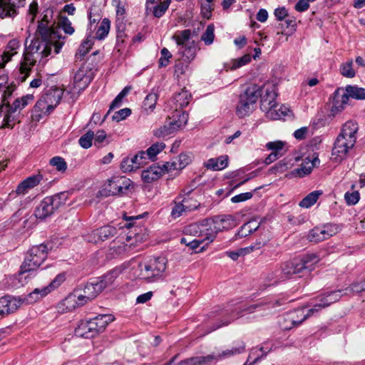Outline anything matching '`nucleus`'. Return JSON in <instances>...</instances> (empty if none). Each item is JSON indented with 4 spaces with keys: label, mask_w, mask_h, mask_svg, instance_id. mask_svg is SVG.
Segmentation results:
<instances>
[{
    "label": "nucleus",
    "mask_w": 365,
    "mask_h": 365,
    "mask_svg": "<svg viewBox=\"0 0 365 365\" xmlns=\"http://www.w3.org/2000/svg\"><path fill=\"white\" fill-rule=\"evenodd\" d=\"M36 35L41 37L34 38L30 45L26 48L24 58L20 63L18 71L16 73V79L19 82H24L31 71L32 68L38 60L44 65L54 48L55 53H58L63 45V42H59L61 35L53 29H49L43 23L38 25Z\"/></svg>",
    "instance_id": "f257e3e1"
},
{
    "label": "nucleus",
    "mask_w": 365,
    "mask_h": 365,
    "mask_svg": "<svg viewBox=\"0 0 365 365\" xmlns=\"http://www.w3.org/2000/svg\"><path fill=\"white\" fill-rule=\"evenodd\" d=\"M319 262V256L314 253L286 262L282 264L280 269L276 270L277 279L275 282L291 278L293 275H297L299 277L307 276L315 269V266Z\"/></svg>",
    "instance_id": "f03ea898"
},
{
    "label": "nucleus",
    "mask_w": 365,
    "mask_h": 365,
    "mask_svg": "<svg viewBox=\"0 0 365 365\" xmlns=\"http://www.w3.org/2000/svg\"><path fill=\"white\" fill-rule=\"evenodd\" d=\"M358 130L359 126L355 121L349 120L344 124L331 150L334 161L341 162L347 158L349 152L355 145Z\"/></svg>",
    "instance_id": "7ed1b4c3"
},
{
    "label": "nucleus",
    "mask_w": 365,
    "mask_h": 365,
    "mask_svg": "<svg viewBox=\"0 0 365 365\" xmlns=\"http://www.w3.org/2000/svg\"><path fill=\"white\" fill-rule=\"evenodd\" d=\"M142 218V215L126 217L124 219L126 222L121 225L118 230L116 227L111 225L103 226L91 232L88 235V240L91 242L98 243L100 241H105L110 237H112L118 234V230L125 229H133L126 235V241L129 242L131 239L135 238L137 242L141 239L138 231L141 230L140 226L135 225L136 220Z\"/></svg>",
    "instance_id": "20e7f679"
},
{
    "label": "nucleus",
    "mask_w": 365,
    "mask_h": 365,
    "mask_svg": "<svg viewBox=\"0 0 365 365\" xmlns=\"http://www.w3.org/2000/svg\"><path fill=\"white\" fill-rule=\"evenodd\" d=\"M34 100V95L26 94L21 98H16L11 104L1 103L0 120L1 119V124L0 128L12 129L16 123L20 122V111L32 103Z\"/></svg>",
    "instance_id": "39448f33"
},
{
    "label": "nucleus",
    "mask_w": 365,
    "mask_h": 365,
    "mask_svg": "<svg viewBox=\"0 0 365 365\" xmlns=\"http://www.w3.org/2000/svg\"><path fill=\"white\" fill-rule=\"evenodd\" d=\"M230 220H233L232 215H224L215 217L213 220L204 219L200 222V227L202 232L199 233L197 238L202 240L205 243L200 250L202 252L205 246L213 242L215 239L217 234L226 229L229 225H226Z\"/></svg>",
    "instance_id": "423d86ee"
},
{
    "label": "nucleus",
    "mask_w": 365,
    "mask_h": 365,
    "mask_svg": "<svg viewBox=\"0 0 365 365\" xmlns=\"http://www.w3.org/2000/svg\"><path fill=\"white\" fill-rule=\"evenodd\" d=\"M245 351V343L242 341H237L232 348L222 351L218 354H211L206 356H198L188 359L181 361L178 365H210L212 362L230 358L233 356L240 354ZM174 356L166 365H170L175 360Z\"/></svg>",
    "instance_id": "0eeeda50"
},
{
    "label": "nucleus",
    "mask_w": 365,
    "mask_h": 365,
    "mask_svg": "<svg viewBox=\"0 0 365 365\" xmlns=\"http://www.w3.org/2000/svg\"><path fill=\"white\" fill-rule=\"evenodd\" d=\"M114 317L111 314H99L87 321H82L75 329L78 336L90 339L103 332Z\"/></svg>",
    "instance_id": "6e6552de"
},
{
    "label": "nucleus",
    "mask_w": 365,
    "mask_h": 365,
    "mask_svg": "<svg viewBox=\"0 0 365 365\" xmlns=\"http://www.w3.org/2000/svg\"><path fill=\"white\" fill-rule=\"evenodd\" d=\"M167 259L164 257L151 258L140 263V277L147 282H155L165 277Z\"/></svg>",
    "instance_id": "1a4fd4ad"
},
{
    "label": "nucleus",
    "mask_w": 365,
    "mask_h": 365,
    "mask_svg": "<svg viewBox=\"0 0 365 365\" xmlns=\"http://www.w3.org/2000/svg\"><path fill=\"white\" fill-rule=\"evenodd\" d=\"M68 192H61L51 196L44 197L36 207L35 217L43 220L52 215L58 208L66 204L68 199Z\"/></svg>",
    "instance_id": "9d476101"
},
{
    "label": "nucleus",
    "mask_w": 365,
    "mask_h": 365,
    "mask_svg": "<svg viewBox=\"0 0 365 365\" xmlns=\"http://www.w3.org/2000/svg\"><path fill=\"white\" fill-rule=\"evenodd\" d=\"M260 96V86L251 84L239 96L236 113L240 118L249 115Z\"/></svg>",
    "instance_id": "9b49d317"
},
{
    "label": "nucleus",
    "mask_w": 365,
    "mask_h": 365,
    "mask_svg": "<svg viewBox=\"0 0 365 365\" xmlns=\"http://www.w3.org/2000/svg\"><path fill=\"white\" fill-rule=\"evenodd\" d=\"M47 255L48 247L45 244L32 247L26 255L19 275L36 270L47 258Z\"/></svg>",
    "instance_id": "f8f14e48"
},
{
    "label": "nucleus",
    "mask_w": 365,
    "mask_h": 365,
    "mask_svg": "<svg viewBox=\"0 0 365 365\" xmlns=\"http://www.w3.org/2000/svg\"><path fill=\"white\" fill-rule=\"evenodd\" d=\"M260 108L266 113L267 116L271 119L276 120L280 118L282 115H286L284 111L282 114L277 112V93L273 87L265 88L260 86Z\"/></svg>",
    "instance_id": "ddd939ff"
},
{
    "label": "nucleus",
    "mask_w": 365,
    "mask_h": 365,
    "mask_svg": "<svg viewBox=\"0 0 365 365\" xmlns=\"http://www.w3.org/2000/svg\"><path fill=\"white\" fill-rule=\"evenodd\" d=\"M343 295H345L344 289L325 292L322 295H319L317 298V302L314 304L312 308L307 310V314L304 317V319L306 317H310L322 308H325L332 303L339 301Z\"/></svg>",
    "instance_id": "4468645a"
},
{
    "label": "nucleus",
    "mask_w": 365,
    "mask_h": 365,
    "mask_svg": "<svg viewBox=\"0 0 365 365\" xmlns=\"http://www.w3.org/2000/svg\"><path fill=\"white\" fill-rule=\"evenodd\" d=\"M176 168L175 162H166L163 165L153 164L146 170H143L142 180L147 183H150L158 180L163 175Z\"/></svg>",
    "instance_id": "2eb2a0df"
},
{
    "label": "nucleus",
    "mask_w": 365,
    "mask_h": 365,
    "mask_svg": "<svg viewBox=\"0 0 365 365\" xmlns=\"http://www.w3.org/2000/svg\"><path fill=\"white\" fill-rule=\"evenodd\" d=\"M66 279L65 274L63 273L58 274L48 285L42 287L41 288L34 289L31 293L26 297V300L29 303H34L45 296H46L51 291L58 288Z\"/></svg>",
    "instance_id": "dca6fc26"
},
{
    "label": "nucleus",
    "mask_w": 365,
    "mask_h": 365,
    "mask_svg": "<svg viewBox=\"0 0 365 365\" xmlns=\"http://www.w3.org/2000/svg\"><path fill=\"white\" fill-rule=\"evenodd\" d=\"M132 181L125 176H114L108 180L106 190L109 195H116L125 193L130 187Z\"/></svg>",
    "instance_id": "f3484780"
},
{
    "label": "nucleus",
    "mask_w": 365,
    "mask_h": 365,
    "mask_svg": "<svg viewBox=\"0 0 365 365\" xmlns=\"http://www.w3.org/2000/svg\"><path fill=\"white\" fill-rule=\"evenodd\" d=\"M173 203L174 206L170 213V216L173 219L178 218L185 213L195 210L200 207L198 200H195L193 203H190L189 199L186 197L180 200H178L176 197Z\"/></svg>",
    "instance_id": "a211bd4d"
},
{
    "label": "nucleus",
    "mask_w": 365,
    "mask_h": 365,
    "mask_svg": "<svg viewBox=\"0 0 365 365\" xmlns=\"http://www.w3.org/2000/svg\"><path fill=\"white\" fill-rule=\"evenodd\" d=\"M101 286L98 284L96 280L88 282L83 289V294H80L77 297V306H83L87 301L95 299L103 292Z\"/></svg>",
    "instance_id": "6ab92c4d"
},
{
    "label": "nucleus",
    "mask_w": 365,
    "mask_h": 365,
    "mask_svg": "<svg viewBox=\"0 0 365 365\" xmlns=\"http://www.w3.org/2000/svg\"><path fill=\"white\" fill-rule=\"evenodd\" d=\"M25 0H0V18H14L18 9L24 6Z\"/></svg>",
    "instance_id": "aec40b11"
},
{
    "label": "nucleus",
    "mask_w": 365,
    "mask_h": 365,
    "mask_svg": "<svg viewBox=\"0 0 365 365\" xmlns=\"http://www.w3.org/2000/svg\"><path fill=\"white\" fill-rule=\"evenodd\" d=\"M91 71L88 67L82 66L76 72L73 77V86L78 91L84 90L92 81Z\"/></svg>",
    "instance_id": "412c9836"
},
{
    "label": "nucleus",
    "mask_w": 365,
    "mask_h": 365,
    "mask_svg": "<svg viewBox=\"0 0 365 365\" xmlns=\"http://www.w3.org/2000/svg\"><path fill=\"white\" fill-rule=\"evenodd\" d=\"M22 300L10 295L0 298V315L10 314L16 312L21 305Z\"/></svg>",
    "instance_id": "4be33fe9"
},
{
    "label": "nucleus",
    "mask_w": 365,
    "mask_h": 365,
    "mask_svg": "<svg viewBox=\"0 0 365 365\" xmlns=\"http://www.w3.org/2000/svg\"><path fill=\"white\" fill-rule=\"evenodd\" d=\"M345 90L343 88H338L332 96L331 113L334 115L341 112L344 106L348 103L349 98Z\"/></svg>",
    "instance_id": "5701e85b"
},
{
    "label": "nucleus",
    "mask_w": 365,
    "mask_h": 365,
    "mask_svg": "<svg viewBox=\"0 0 365 365\" xmlns=\"http://www.w3.org/2000/svg\"><path fill=\"white\" fill-rule=\"evenodd\" d=\"M307 314V312L305 313L304 308H301L287 314L284 316V322H290L291 325H284L282 324V329L289 330L293 327H298L308 318L306 317L304 319V317L306 316Z\"/></svg>",
    "instance_id": "b1692460"
},
{
    "label": "nucleus",
    "mask_w": 365,
    "mask_h": 365,
    "mask_svg": "<svg viewBox=\"0 0 365 365\" xmlns=\"http://www.w3.org/2000/svg\"><path fill=\"white\" fill-rule=\"evenodd\" d=\"M272 346L269 347L267 344L260 348L254 347L252 348L248 355L247 359L244 365H253L262 359L266 357L267 354L272 350Z\"/></svg>",
    "instance_id": "393cba45"
},
{
    "label": "nucleus",
    "mask_w": 365,
    "mask_h": 365,
    "mask_svg": "<svg viewBox=\"0 0 365 365\" xmlns=\"http://www.w3.org/2000/svg\"><path fill=\"white\" fill-rule=\"evenodd\" d=\"M43 180V175L41 174L34 175L28 177L17 186L16 192L17 194H25L28 190L34 188L38 185Z\"/></svg>",
    "instance_id": "a878e982"
},
{
    "label": "nucleus",
    "mask_w": 365,
    "mask_h": 365,
    "mask_svg": "<svg viewBox=\"0 0 365 365\" xmlns=\"http://www.w3.org/2000/svg\"><path fill=\"white\" fill-rule=\"evenodd\" d=\"M320 160L318 158V155L314 154L312 159L309 157L307 158L304 162L302 163L300 168L295 170V171L299 177H304L310 174L313 168L318 166Z\"/></svg>",
    "instance_id": "bb28decb"
},
{
    "label": "nucleus",
    "mask_w": 365,
    "mask_h": 365,
    "mask_svg": "<svg viewBox=\"0 0 365 365\" xmlns=\"http://www.w3.org/2000/svg\"><path fill=\"white\" fill-rule=\"evenodd\" d=\"M204 165L207 169L214 171L224 170L228 165V156L225 155L210 158L204 163Z\"/></svg>",
    "instance_id": "cd10ccee"
},
{
    "label": "nucleus",
    "mask_w": 365,
    "mask_h": 365,
    "mask_svg": "<svg viewBox=\"0 0 365 365\" xmlns=\"http://www.w3.org/2000/svg\"><path fill=\"white\" fill-rule=\"evenodd\" d=\"M20 43L16 39H11L9 41L5 51L1 55L2 62H0V68H4L5 64L9 62L11 57L16 53V50L19 48Z\"/></svg>",
    "instance_id": "c85d7f7f"
},
{
    "label": "nucleus",
    "mask_w": 365,
    "mask_h": 365,
    "mask_svg": "<svg viewBox=\"0 0 365 365\" xmlns=\"http://www.w3.org/2000/svg\"><path fill=\"white\" fill-rule=\"evenodd\" d=\"M199 49L197 43L195 41H192L187 42L182 49L178 48V52L185 61L191 62L195 58Z\"/></svg>",
    "instance_id": "c756f323"
},
{
    "label": "nucleus",
    "mask_w": 365,
    "mask_h": 365,
    "mask_svg": "<svg viewBox=\"0 0 365 365\" xmlns=\"http://www.w3.org/2000/svg\"><path fill=\"white\" fill-rule=\"evenodd\" d=\"M177 127L172 121V118H169L163 126L154 130L153 134L159 138H165L177 131Z\"/></svg>",
    "instance_id": "7c9ffc66"
},
{
    "label": "nucleus",
    "mask_w": 365,
    "mask_h": 365,
    "mask_svg": "<svg viewBox=\"0 0 365 365\" xmlns=\"http://www.w3.org/2000/svg\"><path fill=\"white\" fill-rule=\"evenodd\" d=\"M63 92L58 89H51L48 90L46 93L42 95L43 98V101H46L47 103L50 106V109H53L59 104Z\"/></svg>",
    "instance_id": "2f4dec72"
},
{
    "label": "nucleus",
    "mask_w": 365,
    "mask_h": 365,
    "mask_svg": "<svg viewBox=\"0 0 365 365\" xmlns=\"http://www.w3.org/2000/svg\"><path fill=\"white\" fill-rule=\"evenodd\" d=\"M117 239V240L113 241L109 246L108 255L112 258L120 256L128 251V245L121 242L119 237Z\"/></svg>",
    "instance_id": "473e14b6"
},
{
    "label": "nucleus",
    "mask_w": 365,
    "mask_h": 365,
    "mask_svg": "<svg viewBox=\"0 0 365 365\" xmlns=\"http://www.w3.org/2000/svg\"><path fill=\"white\" fill-rule=\"evenodd\" d=\"M52 111L48 103L43 101V98L41 96L34 106L32 113L34 116L41 118L43 115H49Z\"/></svg>",
    "instance_id": "72a5a7b5"
},
{
    "label": "nucleus",
    "mask_w": 365,
    "mask_h": 365,
    "mask_svg": "<svg viewBox=\"0 0 365 365\" xmlns=\"http://www.w3.org/2000/svg\"><path fill=\"white\" fill-rule=\"evenodd\" d=\"M119 273L120 271L118 269H114L108 272L106 274L96 279L98 284L102 285L101 287L103 291L106 287H108L113 284Z\"/></svg>",
    "instance_id": "f704fd0d"
},
{
    "label": "nucleus",
    "mask_w": 365,
    "mask_h": 365,
    "mask_svg": "<svg viewBox=\"0 0 365 365\" xmlns=\"http://www.w3.org/2000/svg\"><path fill=\"white\" fill-rule=\"evenodd\" d=\"M284 304V301L282 299H276L274 302H269L267 304H262V303L254 304L247 306V307L243 308L242 309H241L240 314H241V316H242L244 314V312L249 313V314L252 313L255 311H256L257 309H258L265 305H267L268 308H271V307L273 308V307L282 306Z\"/></svg>",
    "instance_id": "c9c22d12"
},
{
    "label": "nucleus",
    "mask_w": 365,
    "mask_h": 365,
    "mask_svg": "<svg viewBox=\"0 0 365 365\" xmlns=\"http://www.w3.org/2000/svg\"><path fill=\"white\" fill-rule=\"evenodd\" d=\"M192 31L190 29H185L181 31L176 32L172 38L176 42L179 48L182 49L191 38Z\"/></svg>",
    "instance_id": "e433bc0d"
},
{
    "label": "nucleus",
    "mask_w": 365,
    "mask_h": 365,
    "mask_svg": "<svg viewBox=\"0 0 365 365\" xmlns=\"http://www.w3.org/2000/svg\"><path fill=\"white\" fill-rule=\"evenodd\" d=\"M252 58L250 54H245L242 57L232 59L230 63L225 64L226 71H234L250 62Z\"/></svg>",
    "instance_id": "4c0bfd02"
},
{
    "label": "nucleus",
    "mask_w": 365,
    "mask_h": 365,
    "mask_svg": "<svg viewBox=\"0 0 365 365\" xmlns=\"http://www.w3.org/2000/svg\"><path fill=\"white\" fill-rule=\"evenodd\" d=\"M322 194L323 192L322 190H314L304 197L300 201L299 205L301 207L309 208L317 202V200Z\"/></svg>",
    "instance_id": "58836bf2"
},
{
    "label": "nucleus",
    "mask_w": 365,
    "mask_h": 365,
    "mask_svg": "<svg viewBox=\"0 0 365 365\" xmlns=\"http://www.w3.org/2000/svg\"><path fill=\"white\" fill-rule=\"evenodd\" d=\"M192 98L191 94L187 90L182 89V91L176 94L174 97V100L176 103V108L182 109V108L187 106L190 101Z\"/></svg>",
    "instance_id": "ea45409f"
},
{
    "label": "nucleus",
    "mask_w": 365,
    "mask_h": 365,
    "mask_svg": "<svg viewBox=\"0 0 365 365\" xmlns=\"http://www.w3.org/2000/svg\"><path fill=\"white\" fill-rule=\"evenodd\" d=\"M345 91L347 93L348 98H349L357 100H365V88H360L357 86H346Z\"/></svg>",
    "instance_id": "a19ab883"
},
{
    "label": "nucleus",
    "mask_w": 365,
    "mask_h": 365,
    "mask_svg": "<svg viewBox=\"0 0 365 365\" xmlns=\"http://www.w3.org/2000/svg\"><path fill=\"white\" fill-rule=\"evenodd\" d=\"M165 148V144L163 142L156 143L153 144L150 148L147 149L146 151H144V153L146 155V158L148 160L153 161L156 157V155L160 153L163 149Z\"/></svg>",
    "instance_id": "79ce46f5"
},
{
    "label": "nucleus",
    "mask_w": 365,
    "mask_h": 365,
    "mask_svg": "<svg viewBox=\"0 0 365 365\" xmlns=\"http://www.w3.org/2000/svg\"><path fill=\"white\" fill-rule=\"evenodd\" d=\"M324 231L322 227H315L308 234L307 239L309 242L317 243L326 240Z\"/></svg>",
    "instance_id": "37998d69"
},
{
    "label": "nucleus",
    "mask_w": 365,
    "mask_h": 365,
    "mask_svg": "<svg viewBox=\"0 0 365 365\" xmlns=\"http://www.w3.org/2000/svg\"><path fill=\"white\" fill-rule=\"evenodd\" d=\"M113 5L115 7L116 11V26L123 25V21L125 19V5L121 2L120 0H113Z\"/></svg>",
    "instance_id": "c03bdc74"
},
{
    "label": "nucleus",
    "mask_w": 365,
    "mask_h": 365,
    "mask_svg": "<svg viewBox=\"0 0 365 365\" xmlns=\"http://www.w3.org/2000/svg\"><path fill=\"white\" fill-rule=\"evenodd\" d=\"M110 26V20L107 18L103 19L96 32V38L98 40L104 39L108 34Z\"/></svg>",
    "instance_id": "a18cd8bd"
},
{
    "label": "nucleus",
    "mask_w": 365,
    "mask_h": 365,
    "mask_svg": "<svg viewBox=\"0 0 365 365\" xmlns=\"http://www.w3.org/2000/svg\"><path fill=\"white\" fill-rule=\"evenodd\" d=\"M93 46V41L91 39H86L84 40L81 44L80 45L77 53H76V60H83L85 56L89 52L90 49Z\"/></svg>",
    "instance_id": "49530a36"
},
{
    "label": "nucleus",
    "mask_w": 365,
    "mask_h": 365,
    "mask_svg": "<svg viewBox=\"0 0 365 365\" xmlns=\"http://www.w3.org/2000/svg\"><path fill=\"white\" fill-rule=\"evenodd\" d=\"M188 120V114L185 112L178 111L176 108V113L173 115L172 121L175 123L177 129L179 130L186 125Z\"/></svg>",
    "instance_id": "de8ad7c7"
},
{
    "label": "nucleus",
    "mask_w": 365,
    "mask_h": 365,
    "mask_svg": "<svg viewBox=\"0 0 365 365\" xmlns=\"http://www.w3.org/2000/svg\"><path fill=\"white\" fill-rule=\"evenodd\" d=\"M158 101V95L155 93H148L143 103V108L147 111L152 112L155 108Z\"/></svg>",
    "instance_id": "09e8293b"
},
{
    "label": "nucleus",
    "mask_w": 365,
    "mask_h": 365,
    "mask_svg": "<svg viewBox=\"0 0 365 365\" xmlns=\"http://www.w3.org/2000/svg\"><path fill=\"white\" fill-rule=\"evenodd\" d=\"M117 36H116V45L115 48L118 52H120L124 48V43H125V37L126 35L125 34L124 25H117Z\"/></svg>",
    "instance_id": "8fccbe9b"
},
{
    "label": "nucleus",
    "mask_w": 365,
    "mask_h": 365,
    "mask_svg": "<svg viewBox=\"0 0 365 365\" xmlns=\"http://www.w3.org/2000/svg\"><path fill=\"white\" fill-rule=\"evenodd\" d=\"M215 26L213 24H209L205 31L201 36V40L205 43V45H210L213 43L215 38Z\"/></svg>",
    "instance_id": "3c124183"
},
{
    "label": "nucleus",
    "mask_w": 365,
    "mask_h": 365,
    "mask_svg": "<svg viewBox=\"0 0 365 365\" xmlns=\"http://www.w3.org/2000/svg\"><path fill=\"white\" fill-rule=\"evenodd\" d=\"M285 143L281 140H277L273 142H269L266 144V148L271 150L273 153H276L279 156H282L284 155Z\"/></svg>",
    "instance_id": "603ef678"
},
{
    "label": "nucleus",
    "mask_w": 365,
    "mask_h": 365,
    "mask_svg": "<svg viewBox=\"0 0 365 365\" xmlns=\"http://www.w3.org/2000/svg\"><path fill=\"white\" fill-rule=\"evenodd\" d=\"M353 61L350 59L346 63H342L340 66L341 74L346 78H353L355 76V71L353 69Z\"/></svg>",
    "instance_id": "864d4df0"
},
{
    "label": "nucleus",
    "mask_w": 365,
    "mask_h": 365,
    "mask_svg": "<svg viewBox=\"0 0 365 365\" xmlns=\"http://www.w3.org/2000/svg\"><path fill=\"white\" fill-rule=\"evenodd\" d=\"M49 163L53 167H55L58 172L65 173L67 170V163L60 156H55L52 158L50 160Z\"/></svg>",
    "instance_id": "5fc2aeb1"
},
{
    "label": "nucleus",
    "mask_w": 365,
    "mask_h": 365,
    "mask_svg": "<svg viewBox=\"0 0 365 365\" xmlns=\"http://www.w3.org/2000/svg\"><path fill=\"white\" fill-rule=\"evenodd\" d=\"M344 290L345 295L365 292V279L359 282L353 283L349 287L344 289Z\"/></svg>",
    "instance_id": "6e6d98bb"
},
{
    "label": "nucleus",
    "mask_w": 365,
    "mask_h": 365,
    "mask_svg": "<svg viewBox=\"0 0 365 365\" xmlns=\"http://www.w3.org/2000/svg\"><path fill=\"white\" fill-rule=\"evenodd\" d=\"M94 138V132L88 130L86 134L83 135L78 140L79 145L85 148L88 149L92 145V142Z\"/></svg>",
    "instance_id": "4d7b16f0"
},
{
    "label": "nucleus",
    "mask_w": 365,
    "mask_h": 365,
    "mask_svg": "<svg viewBox=\"0 0 365 365\" xmlns=\"http://www.w3.org/2000/svg\"><path fill=\"white\" fill-rule=\"evenodd\" d=\"M130 89L131 87L125 86L111 102L110 105V110L119 107L121 105L123 98L128 95Z\"/></svg>",
    "instance_id": "13d9d810"
},
{
    "label": "nucleus",
    "mask_w": 365,
    "mask_h": 365,
    "mask_svg": "<svg viewBox=\"0 0 365 365\" xmlns=\"http://www.w3.org/2000/svg\"><path fill=\"white\" fill-rule=\"evenodd\" d=\"M252 222H249L245 223L242 226H241V227L240 228V230H238V232L236 234V237L237 238L245 237L250 235L252 232L255 231L257 230V227H253L252 226Z\"/></svg>",
    "instance_id": "bf43d9fd"
},
{
    "label": "nucleus",
    "mask_w": 365,
    "mask_h": 365,
    "mask_svg": "<svg viewBox=\"0 0 365 365\" xmlns=\"http://www.w3.org/2000/svg\"><path fill=\"white\" fill-rule=\"evenodd\" d=\"M130 158L137 169H139L140 167L146 165L149 160L148 158H146L144 151H139Z\"/></svg>",
    "instance_id": "052dcab7"
},
{
    "label": "nucleus",
    "mask_w": 365,
    "mask_h": 365,
    "mask_svg": "<svg viewBox=\"0 0 365 365\" xmlns=\"http://www.w3.org/2000/svg\"><path fill=\"white\" fill-rule=\"evenodd\" d=\"M94 145L100 148L103 146L104 145H106L108 143V141L107 140V135L103 130H99L96 132V133H94Z\"/></svg>",
    "instance_id": "680f3d73"
},
{
    "label": "nucleus",
    "mask_w": 365,
    "mask_h": 365,
    "mask_svg": "<svg viewBox=\"0 0 365 365\" xmlns=\"http://www.w3.org/2000/svg\"><path fill=\"white\" fill-rule=\"evenodd\" d=\"M326 240L337 234L340 229L336 224H327L322 227Z\"/></svg>",
    "instance_id": "e2e57ef3"
},
{
    "label": "nucleus",
    "mask_w": 365,
    "mask_h": 365,
    "mask_svg": "<svg viewBox=\"0 0 365 365\" xmlns=\"http://www.w3.org/2000/svg\"><path fill=\"white\" fill-rule=\"evenodd\" d=\"M160 54H161V56L158 61L159 67L160 68L165 67L168 65L169 59L172 57V54L168 51V49L166 48H163L161 49Z\"/></svg>",
    "instance_id": "0e129e2a"
},
{
    "label": "nucleus",
    "mask_w": 365,
    "mask_h": 365,
    "mask_svg": "<svg viewBox=\"0 0 365 365\" xmlns=\"http://www.w3.org/2000/svg\"><path fill=\"white\" fill-rule=\"evenodd\" d=\"M16 86L14 84H11L4 87L2 94V103H6V104H11L9 99L14 91L16 90Z\"/></svg>",
    "instance_id": "69168bd1"
},
{
    "label": "nucleus",
    "mask_w": 365,
    "mask_h": 365,
    "mask_svg": "<svg viewBox=\"0 0 365 365\" xmlns=\"http://www.w3.org/2000/svg\"><path fill=\"white\" fill-rule=\"evenodd\" d=\"M120 168L124 173L132 172L137 170V168H135V165L129 157L123 158L120 163Z\"/></svg>",
    "instance_id": "338daca9"
},
{
    "label": "nucleus",
    "mask_w": 365,
    "mask_h": 365,
    "mask_svg": "<svg viewBox=\"0 0 365 365\" xmlns=\"http://www.w3.org/2000/svg\"><path fill=\"white\" fill-rule=\"evenodd\" d=\"M130 114H131V110L130 108H125L119 110L118 111H116L113 114L112 118L113 120H115L116 122H119L120 120L125 119Z\"/></svg>",
    "instance_id": "774afa93"
}]
</instances>
